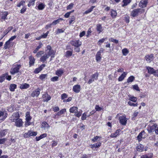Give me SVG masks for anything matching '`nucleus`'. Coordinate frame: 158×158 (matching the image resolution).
<instances>
[{
  "mask_svg": "<svg viewBox=\"0 0 158 158\" xmlns=\"http://www.w3.org/2000/svg\"><path fill=\"white\" fill-rule=\"evenodd\" d=\"M157 126V125L156 124H150L148 126L147 128L148 133H151L153 132H154Z\"/></svg>",
  "mask_w": 158,
  "mask_h": 158,
  "instance_id": "1",
  "label": "nucleus"
},
{
  "mask_svg": "<svg viewBox=\"0 0 158 158\" xmlns=\"http://www.w3.org/2000/svg\"><path fill=\"white\" fill-rule=\"evenodd\" d=\"M37 134L36 132L30 130L27 132L25 133L23 135V136L25 138H28L31 136H35Z\"/></svg>",
  "mask_w": 158,
  "mask_h": 158,
  "instance_id": "2",
  "label": "nucleus"
},
{
  "mask_svg": "<svg viewBox=\"0 0 158 158\" xmlns=\"http://www.w3.org/2000/svg\"><path fill=\"white\" fill-rule=\"evenodd\" d=\"M104 51V49L101 48L100 49V50L97 52L95 57L96 60L97 62H100L102 58L101 54V53H102Z\"/></svg>",
  "mask_w": 158,
  "mask_h": 158,
  "instance_id": "3",
  "label": "nucleus"
},
{
  "mask_svg": "<svg viewBox=\"0 0 158 158\" xmlns=\"http://www.w3.org/2000/svg\"><path fill=\"white\" fill-rule=\"evenodd\" d=\"M144 10L143 9H135L132 11L131 13V15L133 17H135L138 15L139 13L141 12V13H143L144 12Z\"/></svg>",
  "mask_w": 158,
  "mask_h": 158,
  "instance_id": "4",
  "label": "nucleus"
},
{
  "mask_svg": "<svg viewBox=\"0 0 158 158\" xmlns=\"http://www.w3.org/2000/svg\"><path fill=\"white\" fill-rule=\"evenodd\" d=\"M98 73L97 72L93 74L91 77V78L89 79L88 81V83L89 84H90L95 80H97L98 79Z\"/></svg>",
  "mask_w": 158,
  "mask_h": 158,
  "instance_id": "5",
  "label": "nucleus"
},
{
  "mask_svg": "<svg viewBox=\"0 0 158 158\" xmlns=\"http://www.w3.org/2000/svg\"><path fill=\"white\" fill-rule=\"evenodd\" d=\"M70 44L72 46L76 47H78L81 45V42L79 40H74L70 42Z\"/></svg>",
  "mask_w": 158,
  "mask_h": 158,
  "instance_id": "6",
  "label": "nucleus"
},
{
  "mask_svg": "<svg viewBox=\"0 0 158 158\" xmlns=\"http://www.w3.org/2000/svg\"><path fill=\"white\" fill-rule=\"evenodd\" d=\"M20 115L18 112L14 113L10 117V120L12 122H14L16 119H19Z\"/></svg>",
  "mask_w": 158,
  "mask_h": 158,
  "instance_id": "7",
  "label": "nucleus"
},
{
  "mask_svg": "<svg viewBox=\"0 0 158 158\" xmlns=\"http://www.w3.org/2000/svg\"><path fill=\"white\" fill-rule=\"evenodd\" d=\"M21 67V65L19 64H16L15 65V68L11 69L10 73L12 74H14L15 73H18L20 68Z\"/></svg>",
  "mask_w": 158,
  "mask_h": 158,
  "instance_id": "8",
  "label": "nucleus"
},
{
  "mask_svg": "<svg viewBox=\"0 0 158 158\" xmlns=\"http://www.w3.org/2000/svg\"><path fill=\"white\" fill-rule=\"evenodd\" d=\"M14 122H15V125L17 127H23V122L21 119L19 118L16 119Z\"/></svg>",
  "mask_w": 158,
  "mask_h": 158,
  "instance_id": "9",
  "label": "nucleus"
},
{
  "mask_svg": "<svg viewBox=\"0 0 158 158\" xmlns=\"http://www.w3.org/2000/svg\"><path fill=\"white\" fill-rule=\"evenodd\" d=\"M119 122L123 125H125L127 123V119L124 116H120L119 117Z\"/></svg>",
  "mask_w": 158,
  "mask_h": 158,
  "instance_id": "10",
  "label": "nucleus"
},
{
  "mask_svg": "<svg viewBox=\"0 0 158 158\" xmlns=\"http://www.w3.org/2000/svg\"><path fill=\"white\" fill-rule=\"evenodd\" d=\"M40 89L38 88L35 90H34L31 94V96L32 97L35 96L38 97L40 94Z\"/></svg>",
  "mask_w": 158,
  "mask_h": 158,
  "instance_id": "11",
  "label": "nucleus"
},
{
  "mask_svg": "<svg viewBox=\"0 0 158 158\" xmlns=\"http://www.w3.org/2000/svg\"><path fill=\"white\" fill-rule=\"evenodd\" d=\"M145 58L148 62H150L154 58L153 55L151 54L150 55H147L145 56Z\"/></svg>",
  "mask_w": 158,
  "mask_h": 158,
  "instance_id": "12",
  "label": "nucleus"
},
{
  "mask_svg": "<svg viewBox=\"0 0 158 158\" xmlns=\"http://www.w3.org/2000/svg\"><path fill=\"white\" fill-rule=\"evenodd\" d=\"M148 3V0H141L139 4V6L141 7H145Z\"/></svg>",
  "mask_w": 158,
  "mask_h": 158,
  "instance_id": "13",
  "label": "nucleus"
},
{
  "mask_svg": "<svg viewBox=\"0 0 158 158\" xmlns=\"http://www.w3.org/2000/svg\"><path fill=\"white\" fill-rule=\"evenodd\" d=\"M43 100L44 102H47L51 98V96L49 95L47 93H45L43 96Z\"/></svg>",
  "mask_w": 158,
  "mask_h": 158,
  "instance_id": "14",
  "label": "nucleus"
},
{
  "mask_svg": "<svg viewBox=\"0 0 158 158\" xmlns=\"http://www.w3.org/2000/svg\"><path fill=\"white\" fill-rule=\"evenodd\" d=\"M7 113L4 111L0 110V119L3 120L7 117Z\"/></svg>",
  "mask_w": 158,
  "mask_h": 158,
  "instance_id": "15",
  "label": "nucleus"
},
{
  "mask_svg": "<svg viewBox=\"0 0 158 158\" xmlns=\"http://www.w3.org/2000/svg\"><path fill=\"white\" fill-rule=\"evenodd\" d=\"M81 89L80 86L79 85H75L73 87V90L74 92L76 93H79Z\"/></svg>",
  "mask_w": 158,
  "mask_h": 158,
  "instance_id": "16",
  "label": "nucleus"
},
{
  "mask_svg": "<svg viewBox=\"0 0 158 158\" xmlns=\"http://www.w3.org/2000/svg\"><path fill=\"white\" fill-rule=\"evenodd\" d=\"M136 149L137 151L139 152H143L144 149V146L139 143L138 145L136 147Z\"/></svg>",
  "mask_w": 158,
  "mask_h": 158,
  "instance_id": "17",
  "label": "nucleus"
},
{
  "mask_svg": "<svg viewBox=\"0 0 158 158\" xmlns=\"http://www.w3.org/2000/svg\"><path fill=\"white\" fill-rule=\"evenodd\" d=\"M96 29L99 33H100L103 31V27L100 24H98L97 25Z\"/></svg>",
  "mask_w": 158,
  "mask_h": 158,
  "instance_id": "18",
  "label": "nucleus"
},
{
  "mask_svg": "<svg viewBox=\"0 0 158 158\" xmlns=\"http://www.w3.org/2000/svg\"><path fill=\"white\" fill-rule=\"evenodd\" d=\"M49 57V55L45 53L44 56L41 57L40 58V61L43 63H44Z\"/></svg>",
  "mask_w": 158,
  "mask_h": 158,
  "instance_id": "19",
  "label": "nucleus"
},
{
  "mask_svg": "<svg viewBox=\"0 0 158 158\" xmlns=\"http://www.w3.org/2000/svg\"><path fill=\"white\" fill-rule=\"evenodd\" d=\"M29 64L30 66L34 65L35 62V59L33 57L31 56L29 57Z\"/></svg>",
  "mask_w": 158,
  "mask_h": 158,
  "instance_id": "20",
  "label": "nucleus"
},
{
  "mask_svg": "<svg viewBox=\"0 0 158 158\" xmlns=\"http://www.w3.org/2000/svg\"><path fill=\"white\" fill-rule=\"evenodd\" d=\"M146 68L148 70L149 73L154 74L155 70L153 68L149 66H146Z\"/></svg>",
  "mask_w": 158,
  "mask_h": 158,
  "instance_id": "21",
  "label": "nucleus"
},
{
  "mask_svg": "<svg viewBox=\"0 0 158 158\" xmlns=\"http://www.w3.org/2000/svg\"><path fill=\"white\" fill-rule=\"evenodd\" d=\"M30 87V85L26 83H23L20 85V88L22 89H27Z\"/></svg>",
  "mask_w": 158,
  "mask_h": 158,
  "instance_id": "22",
  "label": "nucleus"
},
{
  "mask_svg": "<svg viewBox=\"0 0 158 158\" xmlns=\"http://www.w3.org/2000/svg\"><path fill=\"white\" fill-rule=\"evenodd\" d=\"M120 131H121V130H120V129L117 130L115 133L112 134L110 136L111 137H112V138L116 137L117 136H118L119 135V133Z\"/></svg>",
  "mask_w": 158,
  "mask_h": 158,
  "instance_id": "23",
  "label": "nucleus"
},
{
  "mask_svg": "<svg viewBox=\"0 0 158 158\" xmlns=\"http://www.w3.org/2000/svg\"><path fill=\"white\" fill-rule=\"evenodd\" d=\"M77 107L76 106H73L70 108L69 111L71 113H74L75 114L77 112Z\"/></svg>",
  "mask_w": 158,
  "mask_h": 158,
  "instance_id": "24",
  "label": "nucleus"
},
{
  "mask_svg": "<svg viewBox=\"0 0 158 158\" xmlns=\"http://www.w3.org/2000/svg\"><path fill=\"white\" fill-rule=\"evenodd\" d=\"M127 74V73L125 72H124L118 78V81H122L126 77Z\"/></svg>",
  "mask_w": 158,
  "mask_h": 158,
  "instance_id": "25",
  "label": "nucleus"
},
{
  "mask_svg": "<svg viewBox=\"0 0 158 158\" xmlns=\"http://www.w3.org/2000/svg\"><path fill=\"white\" fill-rule=\"evenodd\" d=\"M145 133L144 131H141L138 135L137 137V139L138 140L139 142H140L142 140V138L143 134Z\"/></svg>",
  "mask_w": 158,
  "mask_h": 158,
  "instance_id": "26",
  "label": "nucleus"
},
{
  "mask_svg": "<svg viewBox=\"0 0 158 158\" xmlns=\"http://www.w3.org/2000/svg\"><path fill=\"white\" fill-rule=\"evenodd\" d=\"M64 72L63 70L62 69H59L56 71V74L59 77H60L63 74Z\"/></svg>",
  "mask_w": 158,
  "mask_h": 158,
  "instance_id": "27",
  "label": "nucleus"
},
{
  "mask_svg": "<svg viewBox=\"0 0 158 158\" xmlns=\"http://www.w3.org/2000/svg\"><path fill=\"white\" fill-rule=\"evenodd\" d=\"M153 156L152 153H148L147 154H145L142 156L140 158H152Z\"/></svg>",
  "mask_w": 158,
  "mask_h": 158,
  "instance_id": "28",
  "label": "nucleus"
},
{
  "mask_svg": "<svg viewBox=\"0 0 158 158\" xmlns=\"http://www.w3.org/2000/svg\"><path fill=\"white\" fill-rule=\"evenodd\" d=\"M17 85L15 84H11L9 87L10 90V91L13 92L15 91V89L16 88Z\"/></svg>",
  "mask_w": 158,
  "mask_h": 158,
  "instance_id": "29",
  "label": "nucleus"
},
{
  "mask_svg": "<svg viewBox=\"0 0 158 158\" xmlns=\"http://www.w3.org/2000/svg\"><path fill=\"white\" fill-rule=\"evenodd\" d=\"M101 145V143L100 142H98L95 144L91 145L90 147L92 148H98Z\"/></svg>",
  "mask_w": 158,
  "mask_h": 158,
  "instance_id": "30",
  "label": "nucleus"
},
{
  "mask_svg": "<svg viewBox=\"0 0 158 158\" xmlns=\"http://www.w3.org/2000/svg\"><path fill=\"white\" fill-rule=\"evenodd\" d=\"M31 118L30 115V113L29 112H27L26 113V121H30Z\"/></svg>",
  "mask_w": 158,
  "mask_h": 158,
  "instance_id": "31",
  "label": "nucleus"
},
{
  "mask_svg": "<svg viewBox=\"0 0 158 158\" xmlns=\"http://www.w3.org/2000/svg\"><path fill=\"white\" fill-rule=\"evenodd\" d=\"M45 7V5L43 3L40 4L38 6V9L40 10H43Z\"/></svg>",
  "mask_w": 158,
  "mask_h": 158,
  "instance_id": "32",
  "label": "nucleus"
},
{
  "mask_svg": "<svg viewBox=\"0 0 158 158\" xmlns=\"http://www.w3.org/2000/svg\"><path fill=\"white\" fill-rule=\"evenodd\" d=\"M117 15V13L115 10H111V16L113 18H114L116 17Z\"/></svg>",
  "mask_w": 158,
  "mask_h": 158,
  "instance_id": "33",
  "label": "nucleus"
},
{
  "mask_svg": "<svg viewBox=\"0 0 158 158\" xmlns=\"http://www.w3.org/2000/svg\"><path fill=\"white\" fill-rule=\"evenodd\" d=\"M42 45L43 44L41 43H39V46H38L33 51V53H36L38 51L39 49L41 48Z\"/></svg>",
  "mask_w": 158,
  "mask_h": 158,
  "instance_id": "34",
  "label": "nucleus"
},
{
  "mask_svg": "<svg viewBox=\"0 0 158 158\" xmlns=\"http://www.w3.org/2000/svg\"><path fill=\"white\" fill-rule=\"evenodd\" d=\"M95 7V6H92L89 9L85 11L84 13V14H87L90 13L93 10V9Z\"/></svg>",
  "mask_w": 158,
  "mask_h": 158,
  "instance_id": "35",
  "label": "nucleus"
},
{
  "mask_svg": "<svg viewBox=\"0 0 158 158\" xmlns=\"http://www.w3.org/2000/svg\"><path fill=\"white\" fill-rule=\"evenodd\" d=\"M47 54L49 55V56H51L52 55H54L55 52L53 50H50L48 51L47 52Z\"/></svg>",
  "mask_w": 158,
  "mask_h": 158,
  "instance_id": "36",
  "label": "nucleus"
},
{
  "mask_svg": "<svg viewBox=\"0 0 158 158\" xmlns=\"http://www.w3.org/2000/svg\"><path fill=\"white\" fill-rule=\"evenodd\" d=\"M131 2V0H123V2L124 4L122 5L123 7L127 5Z\"/></svg>",
  "mask_w": 158,
  "mask_h": 158,
  "instance_id": "37",
  "label": "nucleus"
},
{
  "mask_svg": "<svg viewBox=\"0 0 158 158\" xmlns=\"http://www.w3.org/2000/svg\"><path fill=\"white\" fill-rule=\"evenodd\" d=\"M135 79V77L133 76H131L130 77L127 79V81L128 83H129L130 82H132Z\"/></svg>",
  "mask_w": 158,
  "mask_h": 158,
  "instance_id": "38",
  "label": "nucleus"
},
{
  "mask_svg": "<svg viewBox=\"0 0 158 158\" xmlns=\"http://www.w3.org/2000/svg\"><path fill=\"white\" fill-rule=\"evenodd\" d=\"M42 126L44 128H49L50 126L46 122H44L42 123Z\"/></svg>",
  "mask_w": 158,
  "mask_h": 158,
  "instance_id": "39",
  "label": "nucleus"
},
{
  "mask_svg": "<svg viewBox=\"0 0 158 158\" xmlns=\"http://www.w3.org/2000/svg\"><path fill=\"white\" fill-rule=\"evenodd\" d=\"M72 51H68L66 52L65 56L67 57H69L72 55Z\"/></svg>",
  "mask_w": 158,
  "mask_h": 158,
  "instance_id": "40",
  "label": "nucleus"
},
{
  "mask_svg": "<svg viewBox=\"0 0 158 158\" xmlns=\"http://www.w3.org/2000/svg\"><path fill=\"white\" fill-rule=\"evenodd\" d=\"M123 55L124 56H126L129 53L128 50L126 48H124L122 50Z\"/></svg>",
  "mask_w": 158,
  "mask_h": 158,
  "instance_id": "41",
  "label": "nucleus"
},
{
  "mask_svg": "<svg viewBox=\"0 0 158 158\" xmlns=\"http://www.w3.org/2000/svg\"><path fill=\"white\" fill-rule=\"evenodd\" d=\"M10 41L9 40L7 41L4 45V48L6 49L8 48V46L10 45Z\"/></svg>",
  "mask_w": 158,
  "mask_h": 158,
  "instance_id": "42",
  "label": "nucleus"
},
{
  "mask_svg": "<svg viewBox=\"0 0 158 158\" xmlns=\"http://www.w3.org/2000/svg\"><path fill=\"white\" fill-rule=\"evenodd\" d=\"M8 15V13L7 12H5L3 13L2 15V17H1L2 19H5L6 17V16Z\"/></svg>",
  "mask_w": 158,
  "mask_h": 158,
  "instance_id": "43",
  "label": "nucleus"
},
{
  "mask_svg": "<svg viewBox=\"0 0 158 158\" xmlns=\"http://www.w3.org/2000/svg\"><path fill=\"white\" fill-rule=\"evenodd\" d=\"M6 75V74H3L0 77V82H2L5 80Z\"/></svg>",
  "mask_w": 158,
  "mask_h": 158,
  "instance_id": "44",
  "label": "nucleus"
},
{
  "mask_svg": "<svg viewBox=\"0 0 158 158\" xmlns=\"http://www.w3.org/2000/svg\"><path fill=\"white\" fill-rule=\"evenodd\" d=\"M82 112V111L81 110H80L79 111H77V112L75 114V116L77 117H79L81 115Z\"/></svg>",
  "mask_w": 158,
  "mask_h": 158,
  "instance_id": "45",
  "label": "nucleus"
},
{
  "mask_svg": "<svg viewBox=\"0 0 158 158\" xmlns=\"http://www.w3.org/2000/svg\"><path fill=\"white\" fill-rule=\"evenodd\" d=\"M107 38H103L101 40H100L98 41V44L101 45L106 40Z\"/></svg>",
  "mask_w": 158,
  "mask_h": 158,
  "instance_id": "46",
  "label": "nucleus"
},
{
  "mask_svg": "<svg viewBox=\"0 0 158 158\" xmlns=\"http://www.w3.org/2000/svg\"><path fill=\"white\" fill-rule=\"evenodd\" d=\"M109 40L112 42H114L116 44H118V40L114 39L113 38H111L109 39Z\"/></svg>",
  "mask_w": 158,
  "mask_h": 158,
  "instance_id": "47",
  "label": "nucleus"
},
{
  "mask_svg": "<svg viewBox=\"0 0 158 158\" xmlns=\"http://www.w3.org/2000/svg\"><path fill=\"white\" fill-rule=\"evenodd\" d=\"M74 4L73 3H71L67 7V10H69L71 9L73 7Z\"/></svg>",
  "mask_w": 158,
  "mask_h": 158,
  "instance_id": "48",
  "label": "nucleus"
},
{
  "mask_svg": "<svg viewBox=\"0 0 158 158\" xmlns=\"http://www.w3.org/2000/svg\"><path fill=\"white\" fill-rule=\"evenodd\" d=\"M12 28L13 27H8L7 29L6 30L4 31V33H5V34H6L9 32V31H10L12 29Z\"/></svg>",
  "mask_w": 158,
  "mask_h": 158,
  "instance_id": "49",
  "label": "nucleus"
},
{
  "mask_svg": "<svg viewBox=\"0 0 158 158\" xmlns=\"http://www.w3.org/2000/svg\"><path fill=\"white\" fill-rule=\"evenodd\" d=\"M58 77L57 76H55L52 77L51 79V80L52 81H58Z\"/></svg>",
  "mask_w": 158,
  "mask_h": 158,
  "instance_id": "50",
  "label": "nucleus"
},
{
  "mask_svg": "<svg viewBox=\"0 0 158 158\" xmlns=\"http://www.w3.org/2000/svg\"><path fill=\"white\" fill-rule=\"evenodd\" d=\"M44 53V52L43 51H40L38 52L37 54H36V56L37 57H39L42 54Z\"/></svg>",
  "mask_w": 158,
  "mask_h": 158,
  "instance_id": "51",
  "label": "nucleus"
},
{
  "mask_svg": "<svg viewBox=\"0 0 158 158\" xmlns=\"http://www.w3.org/2000/svg\"><path fill=\"white\" fill-rule=\"evenodd\" d=\"M47 76V74H41L40 76V78L41 80H44Z\"/></svg>",
  "mask_w": 158,
  "mask_h": 158,
  "instance_id": "52",
  "label": "nucleus"
},
{
  "mask_svg": "<svg viewBox=\"0 0 158 158\" xmlns=\"http://www.w3.org/2000/svg\"><path fill=\"white\" fill-rule=\"evenodd\" d=\"M68 97L67 95L65 93H64L61 95V99L63 100Z\"/></svg>",
  "mask_w": 158,
  "mask_h": 158,
  "instance_id": "53",
  "label": "nucleus"
},
{
  "mask_svg": "<svg viewBox=\"0 0 158 158\" xmlns=\"http://www.w3.org/2000/svg\"><path fill=\"white\" fill-rule=\"evenodd\" d=\"M86 113L85 112L83 114L82 116L81 117V119L82 120H85L86 118Z\"/></svg>",
  "mask_w": 158,
  "mask_h": 158,
  "instance_id": "54",
  "label": "nucleus"
},
{
  "mask_svg": "<svg viewBox=\"0 0 158 158\" xmlns=\"http://www.w3.org/2000/svg\"><path fill=\"white\" fill-rule=\"evenodd\" d=\"M6 130H3L0 132V136H3L6 135Z\"/></svg>",
  "mask_w": 158,
  "mask_h": 158,
  "instance_id": "55",
  "label": "nucleus"
},
{
  "mask_svg": "<svg viewBox=\"0 0 158 158\" xmlns=\"http://www.w3.org/2000/svg\"><path fill=\"white\" fill-rule=\"evenodd\" d=\"M128 104L130 106H137L138 105L137 103L135 104L131 102H128Z\"/></svg>",
  "mask_w": 158,
  "mask_h": 158,
  "instance_id": "56",
  "label": "nucleus"
},
{
  "mask_svg": "<svg viewBox=\"0 0 158 158\" xmlns=\"http://www.w3.org/2000/svg\"><path fill=\"white\" fill-rule=\"evenodd\" d=\"M133 88L137 91H139V88L137 85H135L133 86Z\"/></svg>",
  "mask_w": 158,
  "mask_h": 158,
  "instance_id": "57",
  "label": "nucleus"
},
{
  "mask_svg": "<svg viewBox=\"0 0 158 158\" xmlns=\"http://www.w3.org/2000/svg\"><path fill=\"white\" fill-rule=\"evenodd\" d=\"M95 109L96 111H99L101 110L102 108L99 106L98 105H96L95 106Z\"/></svg>",
  "mask_w": 158,
  "mask_h": 158,
  "instance_id": "58",
  "label": "nucleus"
},
{
  "mask_svg": "<svg viewBox=\"0 0 158 158\" xmlns=\"http://www.w3.org/2000/svg\"><path fill=\"white\" fill-rule=\"evenodd\" d=\"M130 100L133 102H136L137 100L136 98L134 97H131L130 98Z\"/></svg>",
  "mask_w": 158,
  "mask_h": 158,
  "instance_id": "59",
  "label": "nucleus"
},
{
  "mask_svg": "<svg viewBox=\"0 0 158 158\" xmlns=\"http://www.w3.org/2000/svg\"><path fill=\"white\" fill-rule=\"evenodd\" d=\"M75 17L74 16H73L70 19L69 23L70 24H71L72 22L74 20Z\"/></svg>",
  "mask_w": 158,
  "mask_h": 158,
  "instance_id": "60",
  "label": "nucleus"
},
{
  "mask_svg": "<svg viewBox=\"0 0 158 158\" xmlns=\"http://www.w3.org/2000/svg\"><path fill=\"white\" fill-rule=\"evenodd\" d=\"M26 8L25 6H23V7L22 9H21L20 10V13H21L23 14L26 11Z\"/></svg>",
  "mask_w": 158,
  "mask_h": 158,
  "instance_id": "61",
  "label": "nucleus"
},
{
  "mask_svg": "<svg viewBox=\"0 0 158 158\" xmlns=\"http://www.w3.org/2000/svg\"><path fill=\"white\" fill-rule=\"evenodd\" d=\"M25 3V2L24 1H21L19 4L17 5V6L20 7L21 5H23V4Z\"/></svg>",
  "mask_w": 158,
  "mask_h": 158,
  "instance_id": "62",
  "label": "nucleus"
},
{
  "mask_svg": "<svg viewBox=\"0 0 158 158\" xmlns=\"http://www.w3.org/2000/svg\"><path fill=\"white\" fill-rule=\"evenodd\" d=\"M41 70L40 69V68L39 67L38 68H37L35 69V70L34 71V73H35L37 74L39 73Z\"/></svg>",
  "mask_w": 158,
  "mask_h": 158,
  "instance_id": "63",
  "label": "nucleus"
},
{
  "mask_svg": "<svg viewBox=\"0 0 158 158\" xmlns=\"http://www.w3.org/2000/svg\"><path fill=\"white\" fill-rule=\"evenodd\" d=\"M6 140V139L5 138L0 139V144L4 143Z\"/></svg>",
  "mask_w": 158,
  "mask_h": 158,
  "instance_id": "64",
  "label": "nucleus"
}]
</instances>
